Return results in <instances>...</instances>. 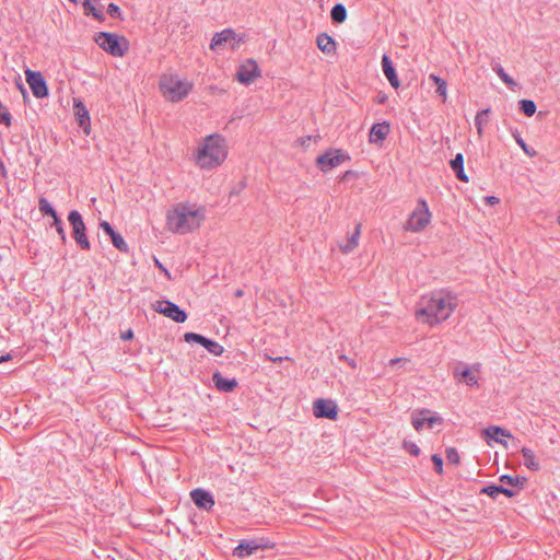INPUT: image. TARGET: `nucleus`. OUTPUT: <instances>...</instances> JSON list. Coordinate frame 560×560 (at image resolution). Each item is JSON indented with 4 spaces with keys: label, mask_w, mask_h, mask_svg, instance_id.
Segmentation results:
<instances>
[{
    "label": "nucleus",
    "mask_w": 560,
    "mask_h": 560,
    "mask_svg": "<svg viewBox=\"0 0 560 560\" xmlns=\"http://www.w3.org/2000/svg\"><path fill=\"white\" fill-rule=\"evenodd\" d=\"M457 296L450 291H434L422 296L416 317L430 326L446 320L457 307Z\"/></svg>",
    "instance_id": "obj_1"
},
{
    "label": "nucleus",
    "mask_w": 560,
    "mask_h": 560,
    "mask_svg": "<svg viewBox=\"0 0 560 560\" xmlns=\"http://www.w3.org/2000/svg\"><path fill=\"white\" fill-rule=\"evenodd\" d=\"M205 220V209L195 203L179 202L166 213V226L175 234H187L197 230Z\"/></svg>",
    "instance_id": "obj_2"
},
{
    "label": "nucleus",
    "mask_w": 560,
    "mask_h": 560,
    "mask_svg": "<svg viewBox=\"0 0 560 560\" xmlns=\"http://www.w3.org/2000/svg\"><path fill=\"white\" fill-rule=\"evenodd\" d=\"M226 155L225 139L220 135H210L199 145L195 161L202 170H213L224 162Z\"/></svg>",
    "instance_id": "obj_3"
},
{
    "label": "nucleus",
    "mask_w": 560,
    "mask_h": 560,
    "mask_svg": "<svg viewBox=\"0 0 560 560\" xmlns=\"http://www.w3.org/2000/svg\"><path fill=\"white\" fill-rule=\"evenodd\" d=\"M160 88L167 100L178 102L188 95L192 85L187 81L180 80L177 75L170 74L162 77Z\"/></svg>",
    "instance_id": "obj_4"
},
{
    "label": "nucleus",
    "mask_w": 560,
    "mask_h": 560,
    "mask_svg": "<svg viewBox=\"0 0 560 560\" xmlns=\"http://www.w3.org/2000/svg\"><path fill=\"white\" fill-rule=\"evenodd\" d=\"M431 220V212L424 199L418 201V207L415 209L408 221L406 222L405 230L411 232H421L427 228Z\"/></svg>",
    "instance_id": "obj_5"
},
{
    "label": "nucleus",
    "mask_w": 560,
    "mask_h": 560,
    "mask_svg": "<svg viewBox=\"0 0 560 560\" xmlns=\"http://www.w3.org/2000/svg\"><path fill=\"white\" fill-rule=\"evenodd\" d=\"M480 364L476 363L468 365L464 362H458L453 369V377L457 383H465L469 387L479 386Z\"/></svg>",
    "instance_id": "obj_6"
},
{
    "label": "nucleus",
    "mask_w": 560,
    "mask_h": 560,
    "mask_svg": "<svg viewBox=\"0 0 560 560\" xmlns=\"http://www.w3.org/2000/svg\"><path fill=\"white\" fill-rule=\"evenodd\" d=\"M68 221L72 228V236L81 249L89 250L91 248L90 241L85 234V224L82 215L77 210H71L68 214Z\"/></svg>",
    "instance_id": "obj_7"
},
{
    "label": "nucleus",
    "mask_w": 560,
    "mask_h": 560,
    "mask_svg": "<svg viewBox=\"0 0 560 560\" xmlns=\"http://www.w3.org/2000/svg\"><path fill=\"white\" fill-rule=\"evenodd\" d=\"M152 308L176 323H184L187 319L186 312L171 301H156L152 304Z\"/></svg>",
    "instance_id": "obj_8"
},
{
    "label": "nucleus",
    "mask_w": 560,
    "mask_h": 560,
    "mask_svg": "<svg viewBox=\"0 0 560 560\" xmlns=\"http://www.w3.org/2000/svg\"><path fill=\"white\" fill-rule=\"evenodd\" d=\"M95 42L112 56L121 57L125 52L120 46L119 37L116 34L100 32L95 37Z\"/></svg>",
    "instance_id": "obj_9"
},
{
    "label": "nucleus",
    "mask_w": 560,
    "mask_h": 560,
    "mask_svg": "<svg viewBox=\"0 0 560 560\" xmlns=\"http://www.w3.org/2000/svg\"><path fill=\"white\" fill-rule=\"evenodd\" d=\"M349 155L343 153L341 150H329L317 158V165L323 172H328L331 168L340 165L346 160H349Z\"/></svg>",
    "instance_id": "obj_10"
},
{
    "label": "nucleus",
    "mask_w": 560,
    "mask_h": 560,
    "mask_svg": "<svg viewBox=\"0 0 560 560\" xmlns=\"http://www.w3.org/2000/svg\"><path fill=\"white\" fill-rule=\"evenodd\" d=\"M25 75L30 89L36 98H43L48 95V88L40 72L26 69Z\"/></svg>",
    "instance_id": "obj_11"
},
{
    "label": "nucleus",
    "mask_w": 560,
    "mask_h": 560,
    "mask_svg": "<svg viewBox=\"0 0 560 560\" xmlns=\"http://www.w3.org/2000/svg\"><path fill=\"white\" fill-rule=\"evenodd\" d=\"M313 413L316 418L336 420L338 417V406L330 399L319 398L314 401Z\"/></svg>",
    "instance_id": "obj_12"
},
{
    "label": "nucleus",
    "mask_w": 560,
    "mask_h": 560,
    "mask_svg": "<svg viewBox=\"0 0 560 560\" xmlns=\"http://www.w3.org/2000/svg\"><path fill=\"white\" fill-rule=\"evenodd\" d=\"M184 340L186 342H196L201 345L213 355H221L224 351V348L219 342L196 332H186L184 335Z\"/></svg>",
    "instance_id": "obj_13"
},
{
    "label": "nucleus",
    "mask_w": 560,
    "mask_h": 560,
    "mask_svg": "<svg viewBox=\"0 0 560 560\" xmlns=\"http://www.w3.org/2000/svg\"><path fill=\"white\" fill-rule=\"evenodd\" d=\"M237 80L246 85L250 84L255 79L260 77L258 65L255 60L248 59L240 66L237 70Z\"/></svg>",
    "instance_id": "obj_14"
},
{
    "label": "nucleus",
    "mask_w": 560,
    "mask_h": 560,
    "mask_svg": "<svg viewBox=\"0 0 560 560\" xmlns=\"http://www.w3.org/2000/svg\"><path fill=\"white\" fill-rule=\"evenodd\" d=\"M235 37L236 34L231 28H226L222 32L215 33L211 40L210 48L214 51H218L221 48L225 47L228 44H232L235 40Z\"/></svg>",
    "instance_id": "obj_15"
},
{
    "label": "nucleus",
    "mask_w": 560,
    "mask_h": 560,
    "mask_svg": "<svg viewBox=\"0 0 560 560\" xmlns=\"http://www.w3.org/2000/svg\"><path fill=\"white\" fill-rule=\"evenodd\" d=\"M192 502L200 509L209 511L214 505L213 497L203 489H195L190 492Z\"/></svg>",
    "instance_id": "obj_16"
},
{
    "label": "nucleus",
    "mask_w": 560,
    "mask_h": 560,
    "mask_svg": "<svg viewBox=\"0 0 560 560\" xmlns=\"http://www.w3.org/2000/svg\"><path fill=\"white\" fill-rule=\"evenodd\" d=\"M100 228L103 230L105 234H107L110 237L113 245L118 250L124 253L128 252V245L122 238V236L119 233H117L107 221H102L100 223Z\"/></svg>",
    "instance_id": "obj_17"
},
{
    "label": "nucleus",
    "mask_w": 560,
    "mask_h": 560,
    "mask_svg": "<svg viewBox=\"0 0 560 560\" xmlns=\"http://www.w3.org/2000/svg\"><path fill=\"white\" fill-rule=\"evenodd\" d=\"M382 69H383L384 75L388 80L389 84L394 89H398L400 86V81L397 77L395 67H394L389 56L386 54H384L382 57Z\"/></svg>",
    "instance_id": "obj_18"
},
{
    "label": "nucleus",
    "mask_w": 560,
    "mask_h": 560,
    "mask_svg": "<svg viewBox=\"0 0 560 560\" xmlns=\"http://www.w3.org/2000/svg\"><path fill=\"white\" fill-rule=\"evenodd\" d=\"M388 133L389 124L386 121L377 122L372 126L369 135V140L371 143L381 144L386 139Z\"/></svg>",
    "instance_id": "obj_19"
},
{
    "label": "nucleus",
    "mask_w": 560,
    "mask_h": 560,
    "mask_svg": "<svg viewBox=\"0 0 560 560\" xmlns=\"http://www.w3.org/2000/svg\"><path fill=\"white\" fill-rule=\"evenodd\" d=\"M212 381L215 388L222 393H231L237 387V381L235 378H225L220 372H214Z\"/></svg>",
    "instance_id": "obj_20"
},
{
    "label": "nucleus",
    "mask_w": 560,
    "mask_h": 560,
    "mask_svg": "<svg viewBox=\"0 0 560 560\" xmlns=\"http://www.w3.org/2000/svg\"><path fill=\"white\" fill-rule=\"evenodd\" d=\"M259 547H266V545H257L256 540H242L234 548L233 555L238 558H245L259 550Z\"/></svg>",
    "instance_id": "obj_21"
},
{
    "label": "nucleus",
    "mask_w": 560,
    "mask_h": 560,
    "mask_svg": "<svg viewBox=\"0 0 560 560\" xmlns=\"http://www.w3.org/2000/svg\"><path fill=\"white\" fill-rule=\"evenodd\" d=\"M73 109L78 125L88 132V127L90 126V114L88 108L80 100H74Z\"/></svg>",
    "instance_id": "obj_22"
},
{
    "label": "nucleus",
    "mask_w": 560,
    "mask_h": 560,
    "mask_svg": "<svg viewBox=\"0 0 560 560\" xmlns=\"http://www.w3.org/2000/svg\"><path fill=\"white\" fill-rule=\"evenodd\" d=\"M482 435L485 436L487 443H490V440L495 441L498 443H501L506 446V442L499 439V435L511 438V433L506 431L505 429L498 427V425H491L482 430Z\"/></svg>",
    "instance_id": "obj_23"
},
{
    "label": "nucleus",
    "mask_w": 560,
    "mask_h": 560,
    "mask_svg": "<svg viewBox=\"0 0 560 560\" xmlns=\"http://www.w3.org/2000/svg\"><path fill=\"white\" fill-rule=\"evenodd\" d=\"M316 44L318 49L324 54L332 55L336 52V42L326 33H322L317 36Z\"/></svg>",
    "instance_id": "obj_24"
},
{
    "label": "nucleus",
    "mask_w": 560,
    "mask_h": 560,
    "mask_svg": "<svg viewBox=\"0 0 560 560\" xmlns=\"http://www.w3.org/2000/svg\"><path fill=\"white\" fill-rule=\"evenodd\" d=\"M480 492L488 494L492 499H497L499 497V494H504L508 498H513L516 494L515 491H513L509 488H504L503 486H495V485L487 486V487L482 488Z\"/></svg>",
    "instance_id": "obj_25"
},
{
    "label": "nucleus",
    "mask_w": 560,
    "mask_h": 560,
    "mask_svg": "<svg viewBox=\"0 0 560 560\" xmlns=\"http://www.w3.org/2000/svg\"><path fill=\"white\" fill-rule=\"evenodd\" d=\"M451 167L459 180L468 182V177L464 171V156L462 153H457L455 158L451 160Z\"/></svg>",
    "instance_id": "obj_26"
},
{
    "label": "nucleus",
    "mask_w": 560,
    "mask_h": 560,
    "mask_svg": "<svg viewBox=\"0 0 560 560\" xmlns=\"http://www.w3.org/2000/svg\"><path fill=\"white\" fill-rule=\"evenodd\" d=\"M522 455H523V458H524V465L533 470V471H537L539 468H540V464L539 462L537 460L534 452L527 447H523L522 451H521Z\"/></svg>",
    "instance_id": "obj_27"
},
{
    "label": "nucleus",
    "mask_w": 560,
    "mask_h": 560,
    "mask_svg": "<svg viewBox=\"0 0 560 560\" xmlns=\"http://www.w3.org/2000/svg\"><path fill=\"white\" fill-rule=\"evenodd\" d=\"M330 18L331 21L337 24L345 22L347 19L346 7L341 3L335 4L330 11Z\"/></svg>",
    "instance_id": "obj_28"
},
{
    "label": "nucleus",
    "mask_w": 560,
    "mask_h": 560,
    "mask_svg": "<svg viewBox=\"0 0 560 560\" xmlns=\"http://www.w3.org/2000/svg\"><path fill=\"white\" fill-rule=\"evenodd\" d=\"M429 80H431L436 85V94L443 98V101L446 100L447 96V83L445 80L440 78L439 75L431 73L429 75Z\"/></svg>",
    "instance_id": "obj_29"
},
{
    "label": "nucleus",
    "mask_w": 560,
    "mask_h": 560,
    "mask_svg": "<svg viewBox=\"0 0 560 560\" xmlns=\"http://www.w3.org/2000/svg\"><path fill=\"white\" fill-rule=\"evenodd\" d=\"M491 68L506 85H516V82L504 71L503 67L499 62L492 61Z\"/></svg>",
    "instance_id": "obj_30"
},
{
    "label": "nucleus",
    "mask_w": 560,
    "mask_h": 560,
    "mask_svg": "<svg viewBox=\"0 0 560 560\" xmlns=\"http://www.w3.org/2000/svg\"><path fill=\"white\" fill-rule=\"evenodd\" d=\"M93 1L94 0H83L82 5L84 9V14L93 15L96 20L103 21L104 14L93 4Z\"/></svg>",
    "instance_id": "obj_31"
},
{
    "label": "nucleus",
    "mask_w": 560,
    "mask_h": 560,
    "mask_svg": "<svg viewBox=\"0 0 560 560\" xmlns=\"http://www.w3.org/2000/svg\"><path fill=\"white\" fill-rule=\"evenodd\" d=\"M430 413V410L422 409L417 415L412 416V425L417 431L423 428V425L427 423V416Z\"/></svg>",
    "instance_id": "obj_32"
},
{
    "label": "nucleus",
    "mask_w": 560,
    "mask_h": 560,
    "mask_svg": "<svg viewBox=\"0 0 560 560\" xmlns=\"http://www.w3.org/2000/svg\"><path fill=\"white\" fill-rule=\"evenodd\" d=\"M518 107L524 115L527 117H532L536 113V104L532 100H521L518 102Z\"/></svg>",
    "instance_id": "obj_33"
},
{
    "label": "nucleus",
    "mask_w": 560,
    "mask_h": 560,
    "mask_svg": "<svg viewBox=\"0 0 560 560\" xmlns=\"http://www.w3.org/2000/svg\"><path fill=\"white\" fill-rule=\"evenodd\" d=\"M500 481L505 483V485H509V486H512V487H518L520 489H522L524 487V483L526 481V478L524 477H513V476H510V475H502L500 477Z\"/></svg>",
    "instance_id": "obj_34"
},
{
    "label": "nucleus",
    "mask_w": 560,
    "mask_h": 560,
    "mask_svg": "<svg viewBox=\"0 0 560 560\" xmlns=\"http://www.w3.org/2000/svg\"><path fill=\"white\" fill-rule=\"evenodd\" d=\"M38 209L43 215H49L51 218H55V215H58L56 210L54 209V207L44 197H40L38 200Z\"/></svg>",
    "instance_id": "obj_35"
},
{
    "label": "nucleus",
    "mask_w": 560,
    "mask_h": 560,
    "mask_svg": "<svg viewBox=\"0 0 560 560\" xmlns=\"http://www.w3.org/2000/svg\"><path fill=\"white\" fill-rule=\"evenodd\" d=\"M490 112L489 108L487 109H483L481 112H478L476 117H475V126H476V129H477V132L479 136L482 135V127L485 124H487V115L488 113Z\"/></svg>",
    "instance_id": "obj_36"
},
{
    "label": "nucleus",
    "mask_w": 560,
    "mask_h": 560,
    "mask_svg": "<svg viewBox=\"0 0 560 560\" xmlns=\"http://www.w3.org/2000/svg\"><path fill=\"white\" fill-rule=\"evenodd\" d=\"M513 135V138L515 139L516 143L522 148V150L524 151V153L530 158L535 156L536 155V151L535 150H532L529 149V147L526 144V142L523 140V138L521 137V135L518 133L517 130L513 131L512 132Z\"/></svg>",
    "instance_id": "obj_37"
},
{
    "label": "nucleus",
    "mask_w": 560,
    "mask_h": 560,
    "mask_svg": "<svg viewBox=\"0 0 560 560\" xmlns=\"http://www.w3.org/2000/svg\"><path fill=\"white\" fill-rule=\"evenodd\" d=\"M51 226L56 228V231H57L58 235L60 236L61 242L66 243L67 242V235H66V232H65V229H63V223H62L61 219L58 215H55V218H52Z\"/></svg>",
    "instance_id": "obj_38"
},
{
    "label": "nucleus",
    "mask_w": 560,
    "mask_h": 560,
    "mask_svg": "<svg viewBox=\"0 0 560 560\" xmlns=\"http://www.w3.org/2000/svg\"><path fill=\"white\" fill-rule=\"evenodd\" d=\"M12 116L7 107L0 102V124H4L7 127L11 126Z\"/></svg>",
    "instance_id": "obj_39"
},
{
    "label": "nucleus",
    "mask_w": 560,
    "mask_h": 560,
    "mask_svg": "<svg viewBox=\"0 0 560 560\" xmlns=\"http://www.w3.org/2000/svg\"><path fill=\"white\" fill-rule=\"evenodd\" d=\"M358 246V242H352V238L349 236L347 242L345 244H340V250L343 253V254H349L351 253L355 247Z\"/></svg>",
    "instance_id": "obj_40"
},
{
    "label": "nucleus",
    "mask_w": 560,
    "mask_h": 560,
    "mask_svg": "<svg viewBox=\"0 0 560 560\" xmlns=\"http://www.w3.org/2000/svg\"><path fill=\"white\" fill-rule=\"evenodd\" d=\"M446 458L451 464H458L459 463V454L455 448H447L446 450Z\"/></svg>",
    "instance_id": "obj_41"
},
{
    "label": "nucleus",
    "mask_w": 560,
    "mask_h": 560,
    "mask_svg": "<svg viewBox=\"0 0 560 560\" xmlns=\"http://www.w3.org/2000/svg\"><path fill=\"white\" fill-rule=\"evenodd\" d=\"M404 447L406 451H408L411 455L418 456L420 454L419 446L413 442H404Z\"/></svg>",
    "instance_id": "obj_42"
},
{
    "label": "nucleus",
    "mask_w": 560,
    "mask_h": 560,
    "mask_svg": "<svg viewBox=\"0 0 560 560\" xmlns=\"http://www.w3.org/2000/svg\"><path fill=\"white\" fill-rule=\"evenodd\" d=\"M432 462L434 464V470L438 472V474H441L442 470H443V459L440 455L438 454H434L432 456Z\"/></svg>",
    "instance_id": "obj_43"
},
{
    "label": "nucleus",
    "mask_w": 560,
    "mask_h": 560,
    "mask_svg": "<svg viewBox=\"0 0 560 560\" xmlns=\"http://www.w3.org/2000/svg\"><path fill=\"white\" fill-rule=\"evenodd\" d=\"M441 423H442V418H440L438 416H430V415L427 416V424L429 428H433L435 424H441Z\"/></svg>",
    "instance_id": "obj_44"
},
{
    "label": "nucleus",
    "mask_w": 560,
    "mask_h": 560,
    "mask_svg": "<svg viewBox=\"0 0 560 560\" xmlns=\"http://www.w3.org/2000/svg\"><path fill=\"white\" fill-rule=\"evenodd\" d=\"M107 13L112 16V18H117L120 15V9L118 5H116L115 3H110L107 8Z\"/></svg>",
    "instance_id": "obj_45"
},
{
    "label": "nucleus",
    "mask_w": 560,
    "mask_h": 560,
    "mask_svg": "<svg viewBox=\"0 0 560 560\" xmlns=\"http://www.w3.org/2000/svg\"><path fill=\"white\" fill-rule=\"evenodd\" d=\"M257 541V545H266V547H259V550L272 549L275 544L267 538H260Z\"/></svg>",
    "instance_id": "obj_46"
},
{
    "label": "nucleus",
    "mask_w": 560,
    "mask_h": 560,
    "mask_svg": "<svg viewBox=\"0 0 560 560\" xmlns=\"http://www.w3.org/2000/svg\"><path fill=\"white\" fill-rule=\"evenodd\" d=\"M360 234H361V224L358 223L354 228V231L353 233L350 235V237L352 238V242H358L359 243V237H360Z\"/></svg>",
    "instance_id": "obj_47"
},
{
    "label": "nucleus",
    "mask_w": 560,
    "mask_h": 560,
    "mask_svg": "<svg viewBox=\"0 0 560 560\" xmlns=\"http://www.w3.org/2000/svg\"><path fill=\"white\" fill-rule=\"evenodd\" d=\"M339 360L347 362L351 368H357V362L354 359H350L345 354L339 355Z\"/></svg>",
    "instance_id": "obj_48"
},
{
    "label": "nucleus",
    "mask_w": 560,
    "mask_h": 560,
    "mask_svg": "<svg viewBox=\"0 0 560 560\" xmlns=\"http://www.w3.org/2000/svg\"><path fill=\"white\" fill-rule=\"evenodd\" d=\"M485 200H486V202H487L488 205H490V206H494V205L499 203V201H500V200H499V198H498V197H495V196H487V197L485 198Z\"/></svg>",
    "instance_id": "obj_49"
},
{
    "label": "nucleus",
    "mask_w": 560,
    "mask_h": 560,
    "mask_svg": "<svg viewBox=\"0 0 560 560\" xmlns=\"http://www.w3.org/2000/svg\"><path fill=\"white\" fill-rule=\"evenodd\" d=\"M132 337H133V332H132V330H130V329H129L128 331H126V332H124V334L121 335V338H122L124 340L131 339Z\"/></svg>",
    "instance_id": "obj_50"
},
{
    "label": "nucleus",
    "mask_w": 560,
    "mask_h": 560,
    "mask_svg": "<svg viewBox=\"0 0 560 560\" xmlns=\"http://www.w3.org/2000/svg\"><path fill=\"white\" fill-rule=\"evenodd\" d=\"M11 358H12V357H11V354H9V353H8V354H5V355H1V357H0V363H3V362H5V361L10 360Z\"/></svg>",
    "instance_id": "obj_51"
},
{
    "label": "nucleus",
    "mask_w": 560,
    "mask_h": 560,
    "mask_svg": "<svg viewBox=\"0 0 560 560\" xmlns=\"http://www.w3.org/2000/svg\"><path fill=\"white\" fill-rule=\"evenodd\" d=\"M155 262H156L158 267H159L160 269H162V270L165 272V275L170 278V273H168L167 269H165V268H164V267L159 262V260H155Z\"/></svg>",
    "instance_id": "obj_52"
},
{
    "label": "nucleus",
    "mask_w": 560,
    "mask_h": 560,
    "mask_svg": "<svg viewBox=\"0 0 560 560\" xmlns=\"http://www.w3.org/2000/svg\"><path fill=\"white\" fill-rule=\"evenodd\" d=\"M386 100H387V96H386V95H382V96H380V97L377 98V103H378V104H384V103L386 102Z\"/></svg>",
    "instance_id": "obj_53"
},
{
    "label": "nucleus",
    "mask_w": 560,
    "mask_h": 560,
    "mask_svg": "<svg viewBox=\"0 0 560 560\" xmlns=\"http://www.w3.org/2000/svg\"><path fill=\"white\" fill-rule=\"evenodd\" d=\"M400 361H401V359H399V358H397V359H392V360L389 361V364H390V365H395L396 363H398V362H400Z\"/></svg>",
    "instance_id": "obj_54"
},
{
    "label": "nucleus",
    "mask_w": 560,
    "mask_h": 560,
    "mask_svg": "<svg viewBox=\"0 0 560 560\" xmlns=\"http://www.w3.org/2000/svg\"><path fill=\"white\" fill-rule=\"evenodd\" d=\"M310 140H311V137H307L306 139H302V144L307 143V141H310Z\"/></svg>",
    "instance_id": "obj_55"
},
{
    "label": "nucleus",
    "mask_w": 560,
    "mask_h": 560,
    "mask_svg": "<svg viewBox=\"0 0 560 560\" xmlns=\"http://www.w3.org/2000/svg\"><path fill=\"white\" fill-rule=\"evenodd\" d=\"M242 295H243V291L238 290V291L236 292V296H242Z\"/></svg>",
    "instance_id": "obj_56"
},
{
    "label": "nucleus",
    "mask_w": 560,
    "mask_h": 560,
    "mask_svg": "<svg viewBox=\"0 0 560 560\" xmlns=\"http://www.w3.org/2000/svg\"><path fill=\"white\" fill-rule=\"evenodd\" d=\"M18 85H19V88L22 90V92H24V89H23L22 83H20V82H19V83H18Z\"/></svg>",
    "instance_id": "obj_57"
},
{
    "label": "nucleus",
    "mask_w": 560,
    "mask_h": 560,
    "mask_svg": "<svg viewBox=\"0 0 560 560\" xmlns=\"http://www.w3.org/2000/svg\"><path fill=\"white\" fill-rule=\"evenodd\" d=\"M558 223L560 224V213H559V217H558Z\"/></svg>",
    "instance_id": "obj_58"
}]
</instances>
